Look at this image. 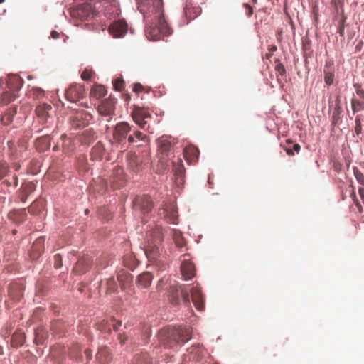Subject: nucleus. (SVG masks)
<instances>
[{"instance_id": "40", "label": "nucleus", "mask_w": 364, "mask_h": 364, "mask_svg": "<svg viewBox=\"0 0 364 364\" xmlns=\"http://www.w3.org/2000/svg\"><path fill=\"white\" fill-rule=\"evenodd\" d=\"M334 75L331 72L325 71L324 73V81L328 85H331L333 82Z\"/></svg>"}, {"instance_id": "39", "label": "nucleus", "mask_w": 364, "mask_h": 364, "mask_svg": "<svg viewBox=\"0 0 364 364\" xmlns=\"http://www.w3.org/2000/svg\"><path fill=\"white\" fill-rule=\"evenodd\" d=\"M353 173L357 181L364 186V176L362 172L357 167H353Z\"/></svg>"}, {"instance_id": "16", "label": "nucleus", "mask_w": 364, "mask_h": 364, "mask_svg": "<svg viewBox=\"0 0 364 364\" xmlns=\"http://www.w3.org/2000/svg\"><path fill=\"white\" fill-rule=\"evenodd\" d=\"M164 239V232L161 226L156 225L147 231L146 240H151L154 242L161 243Z\"/></svg>"}, {"instance_id": "18", "label": "nucleus", "mask_w": 364, "mask_h": 364, "mask_svg": "<svg viewBox=\"0 0 364 364\" xmlns=\"http://www.w3.org/2000/svg\"><path fill=\"white\" fill-rule=\"evenodd\" d=\"M134 204L136 207H139L143 213H149L153 207L151 198L148 196L137 197Z\"/></svg>"}, {"instance_id": "44", "label": "nucleus", "mask_w": 364, "mask_h": 364, "mask_svg": "<svg viewBox=\"0 0 364 364\" xmlns=\"http://www.w3.org/2000/svg\"><path fill=\"white\" fill-rule=\"evenodd\" d=\"M133 135L134 137L140 141H147L148 136L146 134H144L141 132L136 130L134 132Z\"/></svg>"}, {"instance_id": "33", "label": "nucleus", "mask_w": 364, "mask_h": 364, "mask_svg": "<svg viewBox=\"0 0 364 364\" xmlns=\"http://www.w3.org/2000/svg\"><path fill=\"white\" fill-rule=\"evenodd\" d=\"M173 239L177 247H183L185 246L186 242L182 236L181 232L178 230H173Z\"/></svg>"}, {"instance_id": "19", "label": "nucleus", "mask_w": 364, "mask_h": 364, "mask_svg": "<svg viewBox=\"0 0 364 364\" xmlns=\"http://www.w3.org/2000/svg\"><path fill=\"white\" fill-rule=\"evenodd\" d=\"M23 81L21 78L16 75H11L8 77L6 81V86L9 90L17 92L22 87Z\"/></svg>"}, {"instance_id": "21", "label": "nucleus", "mask_w": 364, "mask_h": 364, "mask_svg": "<svg viewBox=\"0 0 364 364\" xmlns=\"http://www.w3.org/2000/svg\"><path fill=\"white\" fill-rule=\"evenodd\" d=\"M9 218L16 223H21L26 220L27 214L26 209H19L11 211L9 213Z\"/></svg>"}, {"instance_id": "31", "label": "nucleus", "mask_w": 364, "mask_h": 364, "mask_svg": "<svg viewBox=\"0 0 364 364\" xmlns=\"http://www.w3.org/2000/svg\"><path fill=\"white\" fill-rule=\"evenodd\" d=\"M110 319H102L96 323L97 329L100 331L110 332L111 324Z\"/></svg>"}, {"instance_id": "53", "label": "nucleus", "mask_w": 364, "mask_h": 364, "mask_svg": "<svg viewBox=\"0 0 364 364\" xmlns=\"http://www.w3.org/2000/svg\"><path fill=\"white\" fill-rule=\"evenodd\" d=\"M244 7L246 9L247 15L248 16H251L252 14H253V9H252V6L247 4H245Z\"/></svg>"}, {"instance_id": "6", "label": "nucleus", "mask_w": 364, "mask_h": 364, "mask_svg": "<svg viewBox=\"0 0 364 364\" xmlns=\"http://www.w3.org/2000/svg\"><path fill=\"white\" fill-rule=\"evenodd\" d=\"M131 115L135 123L141 129H146V119L151 117L147 109L138 106H134Z\"/></svg>"}, {"instance_id": "57", "label": "nucleus", "mask_w": 364, "mask_h": 364, "mask_svg": "<svg viewBox=\"0 0 364 364\" xmlns=\"http://www.w3.org/2000/svg\"><path fill=\"white\" fill-rule=\"evenodd\" d=\"M37 204H36L35 203H33L28 208V212L31 213V214H36V211L35 210V208L36 207Z\"/></svg>"}, {"instance_id": "64", "label": "nucleus", "mask_w": 364, "mask_h": 364, "mask_svg": "<svg viewBox=\"0 0 364 364\" xmlns=\"http://www.w3.org/2000/svg\"><path fill=\"white\" fill-rule=\"evenodd\" d=\"M164 278H161L158 284H157V289H160V288L162 287L163 284H164Z\"/></svg>"}, {"instance_id": "30", "label": "nucleus", "mask_w": 364, "mask_h": 364, "mask_svg": "<svg viewBox=\"0 0 364 364\" xmlns=\"http://www.w3.org/2000/svg\"><path fill=\"white\" fill-rule=\"evenodd\" d=\"M52 109L51 106L46 104L38 105L36 109V113L42 119H46L48 115V111Z\"/></svg>"}, {"instance_id": "48", "label": "nucleus", "mask_w": 364, "mask_h": 364, "mask_svg": "<svg viewBox=\"0 0 364 364\" xmlns=\"http://www.w3.org/2000/svg\"><path fill=\"white\" fill-rule=\"evenodd\" d=\"M275 70L281 75L284 76L286 73V69L282 63H277L275 66Z\"/></svg>"}, {"instance_id": "55", "label": "nucleus", "mask_w": 364, "mask_h": 364, "mask_svg": "<svg viewBox=\"0 0 364 364\" xmlns=\"http://www.w3.org/2000/svg\"><path fill=\"white\" fill-rule=\"evenodd\" d=\"M84 353L86 356V358H87V361H90L92 358V350H90V349H85V351H84Z\"/></svg>"}, {"instance_id": "49", "label": "nucleus", "mask_w": 364, "mask_h": 364, "mask_svg": "<svg viewBox=\"0 0 364 364\" xmlns=\"http://www.w3.org/2000/svg\"><path fill=\"white\" fill-rule=\"evenodd\" d=\"M92 71L90 70H85L81 75V77L83 80H89L92 76Z\"/></svg>"}, {"instance_id": "14", "label": "nucleus", "mask_w": 364, "mask_h": 364, "mask_svg": "<svg viewBox=\"0 0 364 364\" xmlns=\"http://www.w3.org/2000/svg\"><path fill=\"white\" fill-rule=\"evenodd\" d=\"M112 360V355L109 349L106 346H101L95 355L97 364H109Z\"/></svg>"}, {"instance_id": "46", "label": "nucleus", "mask_w": 364, "mask_h": 364, "mask_svg": "<svg viewBox=\"0 0 364 364\" xmlns=\"http://www.w3.org/2000/svg\"><path fill=\"white\" fill-rule=\"evenodd\" d=\"M8 170V166L6 163L0 164V180L7 174Z\"/></svg>"}, {"instance_id": "17", "label": "nucleus", "mask_w": 364, "mask_h": 364, "mask_svg": "<svg viewBox=\"0 0 364 364\" xmlns=\"http://www.w3.org/2000/svg\"><path fill=\"white\" fill-rule=\"evenodd\" d=\"M181 270L184 279L188 280L195 276V266L189 259H184L182 261Z\"/></svg>"}, {"instance_id": "23", "label": "nucleus", "mask_w": 364, "mask_h": 364, "mask_svg": "<svg viewBox=\"0 0 364 364\" xmlns=\"http://www.w3.org/2000/svg\"><path fill=\"white\" fill-rule=\"evenodd\" d=\"M154 276L151 272H146L141 274L138 277V284L142 287H148L152 282Z\"/></svg>"}, {"instance_id": "8", "label": "nucleus", "mask_w": 364, "mask_h": 364, "mask_svg": "<svg viewBox=\"0 0 364 364\" xmlns=\"http://www.w3.org/2000/svg\"><path fill=\"white\" fill-rule=\"evenodd\" d=\"M161 243L146 240L144 247L145 254L149 260L156 261L162 256L163 250L161 248Z\"/></svg>"}, {"instance_id": "34", "label": "nucleus", "mask_w": 364, "mask_h": 364, "mask_svg": "<svg viewBox=\"0 0 364 364\" xmlns=\"http://www.w3.org/2000/svg\"><path fill=\"white\" fill-rule=\"evenodd\" d=\"M191 354L189 360H198L199 359L201 353V348L199 346H193L188 350Z\"/></svg>"}, {"instance_id": "22", "label": "nucleus", "mask_w": 364, "mask_h": 364, "mask_svg": "<svg viewBox=\"0 0 364 364\" xmlns=\"http://www.w3.org/2000/svg\"><path fill=\"white\" fill-rule=\"evenodd\" d=\"M26 339V336L23 332L21 331H16L12 335L11 338V345L14 347H20L23 345Z\"/></svg>"}, {"instance_id": "47", "label": "nucleus", "mask_w": 364, "mask_h": 364, "mask_svg": "<svg viewBox=\"0 0 364 364\" xmlns=\"http://www.w3.org/2000/svg\"><path fill=\"white\" fill-rule=\"evenodd\" d=\"M32 92L33 95L36 98H41L44 96V90L40 87H33Z\"/></svg>"}, {"instance_id": "11", "label": "nucleus", "mask_w": 364, "mask_h": 364, "mask_svg": "<svg viewBox=\"0 0 364 364\" xmlns=\"http://www.w3.org/2000/svg\"><path fill=\"white\" fill-rule=\"evenodd\" d=\"M202 9L198 0H187L184 7V14L189 20L195 19L201 14Z\"/></svg>"}, {"instance_id": "58", "label": "nucleus", "mask_w": 364, "mask_h": 364, "mask_svg": "<svg viewBox=\"0 0 364 364\" xmlns=\"http://www.w3.org/2000/svg\"><path fill=\"white\" fill-rule=\"evenodd\" d=\"M352 196L354 198V200H355V203L356 205V206L361 210L362 207H361V205L360 204V203L358 201V200L356 199V196H355V193L354 191H353L352 193Z\"/></svg>"}, {"instance_id": "42", "label": "nucleus", "mask_w": 364, "mask_h": 364, "mask_svg": "<svg viewBox=\"0 0 364 364\" xmlns=\"http://www.w3.org/2000/svg\"><path fill=\"white\" fill-rule=\"evenodd\" d=\"M355 132L357 136H359L362 133V125L360 118L359 116H357V117L355 118Z\"/></svg>"}, {"instance_id": "26", "label": "nucleus", "mask_w": 364, "mask_h": 364, "mask_svg": "<svg viewBox=\"0 0 364 364\" xmlns=\"http://www.w3.org/2000/svg\"><path fill=\"white\" fill-rule=\"evenodd\" d=\"M17 97L16 92L10 90L4 92L0 97V102L2 105H7Z\"/></svg>"}, {"instance_id": "13", "label": "nucleus", "mask_w": 364, "mask_h": 364, "mask_svg": "<svg viewBox=\"0 0 364 364\" xmlns=\"http://www.w3.org/2000/svg\"><path fill=\"white\" fill-rule=\"evenodd\" d=\"M92 118V115L87 111L81 110L75 113L73 119V124L77 128L85 127L89 124Z\"/></svg>"}, {"instance_id": "24", "label": "nucleus", "mask_w": 364, "mask_h": 364, "mask_svg": "<svg viewBox=\"0 0 364 364\" xmlns=\"http://www.w3.org/2000/svg\"><path fill=\"white\" fill-rule=\"evenodd\" d=\"M105 154V149L102 144H97L91 150L90 156L92 160H100Z\"/></svg>"}, {"instance_id": "9", "label": "nucleus", "mask_w": 364, "mask_h": 364, "mask_svg": "<svg viewBox=\"0 0 364 364\" xmlns=\"http://www.w3.org/2000/svg\"><path fill=\"white\" fill-rule=\"evenodd\" d=\"M128 26L124 19L115 21L109 26V32L114 38H122L127 33Z\"/></svg>"}, {"instance_id": "54", "label": "nucleus", "mask_w": 364, "mask_h": 364, "mask_svg": "<svg viewBox=\"0 0 364 364\" xmlns=\"http://www.w3.org/2000/svg\"><path fill=\"white\" fill-rule=\"evenodd\" d=\"M143 90V86L140 84V83H136L134 85V87H133V91L134 92H141Z\"/></svg>"}, {"instance_id": "52", "label": "nucleus", "mask_w": 364, "mask_h": 364, "mask_svg": "<svg viewBox=\"0 0 364 364\" xmlns=\"http://www.w3.org/2000/svg\"><path fill=\"white\" fill-rule=\"evenodd\" d=\"M80 352V346L77 344L75 345L70 350V356L75 358Z\"/></svg>"}, {"instance_id": "5", "label": "nucleus", "mask_w": 364, "mask_h": 364, "mask_svg": "<svg viewBox=\"0 0 364 364\" xmlns=\"http://www.w3.org/2000/svg\"><path fill=\"white\" fill-rule=\"evenodd\" d=\"M116 99L111 96L102 100L98 105L97 110L100 114L108 117L107 121H110L114 115Z\"/></svg>"}, {"instance_id": "59", "label": "nucleus", "mask_w": 364, "mask_h": 364, "mask_svg": "<svg viewBox=\"0 0 364 364\" xmlns=\"http://www.w3.org/2000/svg\"><path fill=\"white\" fill-rule=\"evenodd\" d=\"M358 194L362 199L363 202L364 203V188H358Z\"/></svg>"}, {"instance_id": "25", "label": "nucleus", "mask_w": 364, "mask_h": 364, "mask_svg": "<svg viewBox=\"0 0 364 364\" xmlns=\"http://www.w3.org/2000/svg\"><path fill=\"white\" fill-rule=\"evenodd\" d=\"M107 94L106 87L101 85H95L93 86L90 91V95L92 97L100 99Z\"/></svg>"}, {"instance_id": "3", "label": "nucleus", "mask_w": 364, "mask_h": 364, "mask_svg": "<svg viewBox=\"0 0 364 364\" xmlns=\"http://www.w3.org/2000/svg\"><path fill=\"white\" fill-rule=\"evenodd\" d=\"M70 14L73 18L82 21L92 18L95 15V11L91 4L83 3L72 8Z\"/></svg>"}, {"instance_id": "20", "label": "nucleus", "mask_w": 364, "mask_h": 364, "mask_svg": "<svg viewBox=\"0 0 364 364\" xmlns=\"http://www.w3.org/2000/svg\"><path fill=\"white\" fill-rule=\"evenodd\" d=\"M44 242L45 239L39 237L36 239L31 248V257L35 259L39 257L44 251Z\"/></svg>"}, {"instance_id": "12", "label": "nucleus", "mask_w": 364, "mask_h": 364, "mask_svg": "<svg viewBox=\"0 0 364 364\" xmlns=\"http://www.w3.org/2000/svg\"><path fill=\"white\" fill-rule=\"evenodd\" d=\"M192 301L197 310L203 311L205 309V299L200 287L197 284L191 289Z\"/></svg>"}, {"instance_id": "15", "label": "nucleus", "mask_w": 364, "mask_h": 364, "mask_svg": "<svg viewBox=\"0 0 364 364\" xmlns=\"http://www.w3.org/2000/svg\"><path fill=\"white\" fill-rule=\"evenodd\" d=\"M91 265V257L88 255L83 256L76 262L73 272L77 274H82L90 268Z\"/></svg>"}, {"instance_id": "37", "label": "nucleus", "mask_w": 364, "mask_h": 364, "mask_svg": "<svg viewBox=\"0 0 364 364\" xmlns=\"http://www.w3.org/2000/svg\"><path fill=\"white\" fill-rule=\"evenodd\" d=\"M107 289L109 292H114L117 289V284L114 277L106 280Z\"/></svg>"}, {"instance_id": "62", "label": "nucleus", "mask_w": 364, "mask_h": 364, "mask_svg": "<svg viewBox=\"0 0 364 364\" xmlns=\"http://www.w3.org/2000/svg\"><path fill=\"white\" fill-rule=\"evenodd\" d=\"M128 142L129 144H132V143L135 142V137H134V136L133 134H131V135L129 136V137H128Z\"/></svg>"}, {"instance_id": "29", "label": "nucleus", "mask_w": 364, "mask_h": 364, "mask_svg": "<svg viewBox=\"0 0 364 364\" xmlns=\"http://www.w3.org/2000/svg\"><path fill=\"white\" fill-rule=\"evenodd\" d=\"M48 333L43 327L38 328L35 331V343L41 344L47 338Z\"/></svg>"}, {"instance_id": "43", "label": "nucleus", "mask_w": 364, "mask_h": 364, "mask_svg": "<svg viewBox=\"0 0 364 364\" xmlns=\"http://www.w3.org/2000/svg\"><path fill=\"white\" fill-rule=\"evenodd\" d=\"M124 82L122 79H116L113 82V86L117 91H121L124 88Z\"/></svg>"}, {"instance_id": "41", "label": "nucleus", "mask_w": 364, "mask_h": 364, "mask_svg": "<svg viewBox=\"0 0 364 364\" xmlns=\"http://www.w3.org/2000/svg\"><path fill=\"white\" fill-rule=\"evenodd\" d=\"M171 149V144L166 141L164 140L161 141L160 150L162 153L168 152Z\"/></svg>"}, {"instance_id": "28", "label": "nucleus", "mask_w": 364, "mask_h": 364, "mask_svg": "<svg viewBox=\"0 0 364 364\" xmlns=\"http://www.w3.org/2000/svg\"><path fill=\"white\" fill-rule=\"evenodd\" d=\"M141 159L136 155H132L129 159V166L134 172L140 170Z\"/></svg>"}, {"instance_id": "45", "label": "nucleus", "mask_w": 364, "mask_h": 364, "mask_svg": "<svg viewBox=\"0 0 364 364\" xmlns=\"http://www.w3.org/2000/svg\"><path fill=\"white\" fill-rule=\"evenodd\" d=\"M63 266L62 257L60 254H56L54 256V267L59 269Z\"/></svg>"}, {"instance_id": "51", "label": "nucleus", "mask_w": 364, "mask_h": 364, "mask_svg": "<svg viewBox=\"0 0 364 364\" xmlns=\"http://www.w3.org/2000/svg\"><path fill=\"white\" fill-rule=\"evenodd\" d=\"M111 328H112L114 331H117L118 328L122 325V321H116L114 318H110Z\"/></svg>"}, {"instance_id": "27", "label": "nucleus", "mask_w": 364, "mask_h": 364, "mask_svg": "<svg viewBox=\"0 0 364 364\" xmlns=\"http://www.w3.org/2000/svg\"><path fill=\"white\" fill-rule=\"evenodd\" d=\"M173 171L178 176H183L185 173V168L181 159L178 158L176 161H173Z\"/></svg>"}, {"instance_id": "7", "label": "nucleus", "mask_w": 364, "mask_h": 364, "mask_svg": "<svg viewBox=\"0 0 364 364\" xmlns=\"http://www.w3.org/2000/svg\"><path fill=\"white\" fill-rule=\"evenodd\" d=\"M131 130L132 128L127 122H122L117 123L113 131V139L114 141L118 144L124 142Z\"/></svg>"}, {"instance_id": "60", "label": "nucleus", "mask_w": 364, "mask_h": 364, "mask_svg": "<svg viewBox=\"0 0 364 364\" xmlns=\"http://www.w3.org/2000/svg\"><path fill=\"white\" fill-rule=\"evenodd\" d=\"M356 93L358 96H360L361 98L364 99V90L362 89H357Z\"/></svg>"}, {"instance_id": "2", "label": "nucleus", "mask_w": 364, "mask_h": 364, "mask_svg": "<svg viewBox=\"0 0 364 364\" xmlns=\"http://www.w3.org/2000/svg\"><path fill=\"white\" fill-rule=\"evenodd\" d=\"M160 342L166 348H172L177 344H183L191 338V330L190 328L166 327L159 332Z\"/></svg>"}, {"instance_id": "4", "label": "nucleus", "mask_w": 364, "mask_h": 364, "mask_svg": "<svg viewBox=\"0 0 364 364\" xmlns=\"http://www.w3.org/2000/svg\"><path fill=\"white\" fill-rule=\"evenodd\" d=\"M181 295L185 304H190V296L188 291L176 282L172 284L168 290V297L170 301L173 304L179 303V295Z\"/></svg>"}, {"instance_id": "56", "label": "nucleus", "mask_w": 364, "mask_h": 364, "mask_svg": "<svg viewBox=\"0 0 364 364\" xmlns=\"http://www.w3.org/2000/svg\"><path fill=\"white\" fill-rule=\"evenodd\" d=\"M127 336L125 334H119L118 339L121 344H124L125 341L127 340Z\"/></svg>"}, {"instance_id": "35", "label": "nucleus", "mask_w": 364, "mask_h": 364, "mask_svg": "<svg viewBox=\"0 0 364 364\" xmlns=\"http://www.w3.org/2000/svg\"><path fill=\"white\" fill-rule=\"evenodd\" d=\"M346 16L343 13L341 18L338 20V33H339L340 36L344 37L345 35V26H346Z\"/></svg>"}, {"instance_id": "61", "label": "nucleus", "mask_w": 364, "mask_h": 364, "mask_svg": "<svg viewBox=\"0 0 364 364\" xmlns=\"http://www.w3.org/2000/svg\"><path fill=\"white\" fill-rule=\"evenodd\" d=\"M50 36L53 38L56 39L59 37V33L55 31H53L50 33Z\"/></svg>"}, {"instance_id": "1", "label": "nucleus", "mask_w": 364, "mask_h": 364, "mask_svg": "<svg viewBox=\"0 0 364 364\" xmlns=\"http://www.w3.org/2000/svg\"><path fill=\"white\" fill-rule=\"evenodd\" d=\"M138 9L149 26L146 36L150 41H158L169 36L172 30L164 18L162 0H136Z\"/></svg>"}, {"instance_id": "50", "label": "nucleus", "mask_w": 364, "mask_h": 364, "mask_svg": "<svg viewBox=\"0 0 364 364\" xmlns=\"http://www.w3.org/2000/svg\"><path fill=\"white\" fill-rule=\"evenodd\" d=\"M198 151L195 147L186 148L184 150V154L187 156L188 154H193L196 156H198Z\"/></svg>"}, {"instance_id": "63", "label": "nucleus", "mask_w": 364, "mask_h": 364, "mask_svg": "<svg viewBox=\"0 0 364 364\" xmlns=\"http://www.w3.org/2000/svg\"><path fill=\"white\" fill-rule=\"evenodd\" d=\"M33 184L32 183H29L26 185V188L28 189L30 192L33 191Z\"/></svg>"}, {"instance_id": "10", "label": "nucleus", "mask_w": 364, "mask_h": 364, "mask_svg": "<svg viewBox=\"0 0 364 364\" xmlns=\"http://www.w3.org/2000/svg\"><path fill=\"white\" fill-rule=\"evenodd\" d=\"M85 95V90L83 85H71L65 92L66 98L72 102H76L83 98Z\"/></svg>"}, {"instance_id": "38", "label": "nucleus", "mask_w": 364, "mask_h": 364, "mask_svg": "<svg viewBox=\"0 0 364 364\" xmlns=\"http://www.w3.org/2000/svg\"><path fill=\"white\" fill-rule=\"evenodd\" d=\"M282 147L289 156H294V151H296L298 154L301 150V146L299 144H294L292 148L284 145H283Z\"/></svg>"}, {"instance_id": "32", "label": "nucleus", "mask_w": 364, "mask_h": 364, "mask_svg": "<svg viewBox=\"0 0 364 364\" xmlns=\"http://www.w3.org/2000/svg\"><path fill=\"white\" fill-rule=\"evenodd\" d=\"M134 364H151V358L146 353L136 355L134 359Z\"/></svg>"}, {"instance_id": "36", "label": "nucleus", "mask_w": 364, "mask_h": 364, "mask_svg": "<svg viewBox=\"0 0 364 364\" xmlns=\"http://www.w3.org/2000/svg\"><path fill=\"white\" fill-rule=\"evenodd\" d=\"M351 107L353 113L364 110V102H360L357 99L353 98L351 100Z\"/></svg>"}]
</instances>
